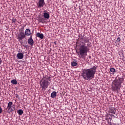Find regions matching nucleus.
<instances>
[{
    "instance_id": "26",
    "label": "nucleus",
    "mask_w": 125,
    "mask_h": 125,
    "mask_svg": "<svg viewBox=\"0 0 125 125\" xmlns=\"http://www.w3.org/2000/svg\"><path fill=\"white\" fill-rule=\"evenodd\" d=\"M16 97L18 98V97H19V95H18V94H16Z\"/></svg>"
},
{
    "instance_id": "13",
    "label": "nucleus",
    "mask_w": 125,
    "mask_h": 125,
    "mask_svg": "<svg viewBox=\"0 0 125 125\" xmlns=\"http://www.w3.org/2000/svg\"><path fill=\"white\" fill-rule=\"evenodd\" d=\"M36 37H38V38H40L41 40H42L43 39V34H41L40 33H37L36 34Z\"/></svg>"
},
{
    "instance_id": "8",
    "label": "nucleus",
    "mask_w": 125,
    "mask_h": 125,
    "mask_svg": "<svg viewBox=\"0 0 125 125\" xmlns=\"http://www.w3.org/2000/svg\"><path fill=\"white\" fill-rule=\"evenodd\" d=\"M109 113H111V114H116V112L117 110H116V108L114 107H111L109 108Z\"/></svg>"
},
{
    "instance_id": "10",
    "label": "nucleus",
    "mask_w": 125,
    "mask_h": 125,
    "mask_svg": "<svg viewBox=\"0 0 125 125\" xmlns=\"http://www.w3.org/2000/svg\"><path fill=\"white\" fill-rule=\"evenodd\" d=\"M18 59H23L24 58V54L22 53H19L17 54Z\"/></svg>"
},
{
    "instance_id": "6",
    "label": "nucleus",
    "mask_w": 125,
    "mask_h": 125,
    "mask_svg": "<svg viewBox=\"0 0 125 125\" xmlns=\"http://www.w3.org/2000/svg\"><path fill=\"white\" fill-rule=\"evenodd\" d=\"M45 4V2L44 0H39L37 3V6L38 8H41V7H43Z\"/></svg>"
},
{
    "instance_id": "24",
    "label": "nucleus",
    "mask_w": 125,
    "mask_h": 125,
    "mask_svg": "<svg viewBox=\"0 0 125 125\" xmlns=\"http://www.w3.org/2000/svg\"><path fill=\"white\" fill-rule=\"evenodd\" d=\"M2 113V108L0 106V114H1Z\"/></svg>"
},
{
    "instance_id": "20",
    "label": "nucleus",
    "mask_w": 125,
    "mask_h": 125,
    "mask_svg": "<svg viewBox=\"0 0 125 125\" xmlns=\"http://www.w3.org/2000/svg\"><path fill=\"white\" fill-rule=\"evenodd\" d=\"M13 104V103H12V102H9L8 103V105L7 107H11L12 108V105Z\"/></svg>"
},
{
    "instance_id": "11",
    "label": "nucleus",
    "mask_w": 125,
    "mask_h": 125,
    "mask_svg": "<svg viewBox=\"0 0 125 125\" xmlns=\"http://www.w3.org/2000/svg\"><path fill=\"white\" fill-rule=\"evenodd\" d=\"M43 17L45 18V19H49V18L50 17V16L49 15V13H44Z\"/></svg>"
},
{
    "instance_id": "27",
    "label": "nucleus",
    "mask_w": 125,
    "mask_h": 125,
    "mask_svg": "<svg viewBox=\"0 0 125 125\" xmlns=\"http://www.w3.org/2000/svg\"><path fill=\"white\" fill-rule=\"evenodd\" d=\"M54 43L55 45H56V44H57V43H56V41H55V42H54Z\"/></svg>"
},
{
    "instance_id": "1",
    "label": "nucleus",
    "mask_w": 125,
    "mask_h": 125,
    "mask_svg": "<svg viewBox=\"0 0 125 125\" xmlns=\"http://www.w3.org/2000/svg\"><path fill=\"white\" fill-rule=\"evenodd\" d=\"M81 40H83V41L80 42L77 53L79 58H84L87 55V52L89 51V47H91V42H89L88 38L83 39L82 37Z\"/></svg>"
},
{
    "instance_id": "21",
    "label": "nucleus",
    "mask_w": 125,
    "mask_h": 125,
    "mask_svg": "<svg viewBox=\"0 0 125 125\" xmlns=\"http://www.w3.org/2000/svg\"><path fill=\"white\" fill-rule=\"evenodd\" d=\"M116 41L117 42H121V38L118 37Z\"/></svg>"
},
{
    "instance_id": "15",
    "label": "nucleus",
    "mask_w": 125,
    "mask_h": 125,
    "mask_svg": "<svg viewBox=\"0 0 125 125\" xmlns=\"http://www.w3.org/2000/svg\"><path fill=\"white\" fill-rule=\"evenodd\" d=\"M110 73H111V74L112 75H114V73H116V69H115L114 68H110Z\"/></svg>"
},
{
    "instance_id": "5",
    "label": "nucleus",
    "mask_w": 125,
    "mask_h": 125,
    "mask_svg": "<svg viewBox=\"0 0 125 125\" xmlns=\"http://www.w3.org/2000/svg\"><path fill=\"white\" fill-rule=\"evenodd\" d=\"M26 38V36L25 35V33H24V31H20L19 34L17 35V39L18 40L19 42L20 41H22L23 39Z\"/></svg>"
},
{
    "instance_id": "28",
    "label": "nucleus",
    "mask_w": 125,
    "mask_h": 125,
    "mask_svg": "<svg viewBox=\"0 0 125 125\" xmlns=\"http://www.w3.org/2000/svg\"><path fill=\"white\" fill-rule=\"evenodd\" d=\"M113 125H119V124L113 123Z\"/></svg>"
},
{
    "instance_id": "16",
    "label": "nucleus",
    "mask_w": 125,
    "mask_h": 125,
    "mask_svg": "<svg viewBox=\"0 0 125 125\" xmlns=\"http://www.w3.org/2000/svg\"><path fill=\"white\" fill-rule=\"evenodd\" d=\"M17 113L18 114H19V115H20V116H21V115H23V110L22 109H19L17 111Z\"/></svg>"
},
{
    "instance_id": "22",
    "label": "nucleus",
    "mask_w": 125,
    "mask_h": 125,
    "mask_svg": "<svg viewBox=\"0 0 125 125\" xmlns=\"http://www.w3.org/2000/svg\"><path fill=\"white\" fill-rule=\"evenodd\" d=\"M12 23H14V24H15V22H16V20L15 19H12Z\"/></svg>"
},
{
    "instance_id": "9",
    "label": "nucleus",
    "mask_w": 125,
    "mask_h": 125,
    "mask_svg": "<svg viewBox=\"0 0 125 125\" xmlns=\"http://www.w3.org/2000/svg\"><path fill=\"white\" fill-rule=\"evenodd\" d=\"M27 42L31 46H33L34 45V40H33L32 37H30V38L28 39Z\"/></svg>"
},
{
    "instance_id": "23",
    "label": "nucleus",
    "mask_w": 125,
    "mask_h": 125,
    "mask_svg": "<svg viewBox=\"0 0 125 125\" xmlns=\"http://www.w3.org/2000/svg\"><path fill=\"white\" fill-rule=\"evenodd\" d=\"M110 116H111V117H114V118H118V115H116V117L115 116V115H113V114H110Z\"/></svg>"
},
{
    "instance_id": "19",
    "label": "nucleus",
    "mask_w": 125,
    "mask_h": 125,
    "mask_svg": "<svg viewBox=\"0 0 125 125\" xmlns=\"http://www.w3.org/2000/svg\"><path fill=\"white\" fill-rule=\"evenodd\" d=\"M11 83L13 84H16L17 83V81H16V80H15V79H14V80H11Z\"/></svg>"
},
{
    "instance_id": "12",
    "label": "nucleus",
    "mask_w": 125,
    "mask_h": 125,
    "mask_svg": "<svg viewBox=\"0 0 125 125\" xmlns=\"http://www.w3.org/2000/svg\"><path fill=\"white\" fill-rule=\"evenodd\" d=\"M25 36H30L31 35V30L29 29H26L24 32Z\"/></svg>"
},
{
    "instance_id": "29",
    "label": "nucleus",
    "mask_w": 125,
    "mask_h": 125,
    "mask_svg": "<svg viewBox=\"0 0 125 125\" xmlns=\"http://www.w3.org/2000/svg\"><path fill=\"white\" fill-rule=\"evenodd\" d=\"M109 125H113V123L112 124V123L110 122V123L109 124Z\"/></svg>"
},
{
    "instance_id": "4",
    "label": "nucleus",
    "mask_w": 125,
    "mask_h": 125,
    "mask_svg": "<svg viewBox=\"0 0 125 125\" xmlns=\"http://www.w3.org/2000/svg\"><path fill=\"white\" fill-rule=\"evenodd\" d=\"M50 79L51 77L47 75L44 76L43 79H42L40 81V87L42 89H46L50 84V82H49L51 81V79Z\"/></svg>"
},
{
    "instance_id": "7",
    "label": "nucleus",
    "mask_w": 125,
    "mask_h": 125,
    "mask_svg": "<svg viewBox=\"0 0 125 125\" xmlns=\"http://www.w3.org/2000/svg\"><path fill=\"white\" fill-rule=\"evenodd\" d=\"M6 110H7V113H11L15 111V105H13L12 107L7 106Z\"/></svg>"
},
{
    "instance_id": "3",
    "label": "nucleus",
    "mask_w": 125,
    "mask_h": 125,
    "mask_svg": "<svg viewBox=\"0 0 125 125\" xmlns=\"http://www.w3.org/2000/svg\"><path fill=\"white\" fill-rule=\"evenodd\" d=\"M124 83V78L119 77L118 79H115L112 81V83L111 85L112 91L119 93V91L122 88V83Z\"/></svg>"
},
{
    "instance_id": "2",
    "label": "nucleus",
    "mask_w": 125,
    "mask_h": 125,
    "mask_svg": "<svg viewBox=\"0 0 125 125\" xmlns=\"http://www.w3.org/2000/svg\"><path fill=\"white\" fill-rule=\"evenodd\" d=\"M96 69L97 67L95 66H93L91 68H85L82 70V77L85 81H91L92 79H94L95 77V73H96Z\"/></svg>"
},
{
    "instance_id": "25",
    "label": "nucleus",
    "mask_w": 125,
    "mask_h": 125,
    "mask_svg": "<svg viewBox=\"0 0 125 125\" xmlns=\"http://www.w3.org/2000/svg\"><path fill=\"white\" fill-rule=\"evenodd\" d=\"M2 63V60H1V58H0V64Z\"/></svg>"
},
{
    "instance_id": "17",
    "label": "nucleus",
    "mask_w": 125,
    "mask_h": 125,
    "mask_svg": "<svg viewBox=\"0 0 125 125\" xmlns=\"http://www.w3.org/2000/svg\"><path fill=\"white\" fill-rule=\"evenodd\" d=\"M71 66L72 67H75L76 66H78V62H71Z\"/></svg>"
},
{
    "instance_id": "14",
    "label": "nucleus",
    "mask_w": 125,
    "mask_h": 125,
    "mask_svg": "<svg viewBox=\"0 0 125 125\" xmlns=\"http://www.w3.org/2000/svg\"><path fill=\"white\" fill-rule=\"evenodd\" d=\"M57 95V93L55 91H53L51 94V97L52 98H55L56 97V96Z\"/></svg>"
},
{
    "instance_id": "18",
    "label": "nucleus",
    "mask_w": 125,
    "mask_h": 125,
    "mask_svg": "<svg viewBox=\"0 0 125 125\" xmlns=\"http://www.w3.org/2000/svg\"><path fill=\"white\" fill-rule=\"evenodd\" d=\"M39 22L42 23V24H43V23H44V19H43L42 18H40L39 19Z\"/></svg>"
}]
</instances>
